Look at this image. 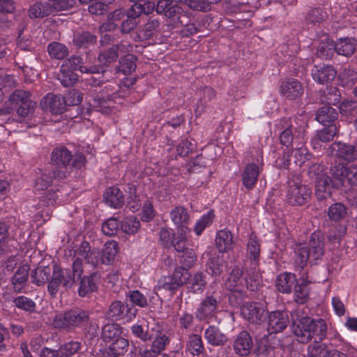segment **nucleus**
<instances>
[{
  "label": "nucleus",
  "mask_w": 357,
  "mask_h": 357,
  "mask_svg": "<svg viewBox=\"0 0 357 357\" xmlns=\"http://www.w3.org/2000/svg\"><path fill=\"white\" fill-rule=\"evenodd\" d=\"M292 331L298 342L307 343L312 338L315 341L308 346L309 357H328V351L321 341L326 336L327 326L323 319H313L303 316L301 310L296 309L291 313Z\"/></svg>",
  "instance_id": "1"
},
{
  "label": "nucleus",
  "mask_w": 357,
  "mask_h": 357,
  "mask_svg": "<svg viewBox=\"0 0 357 357\" xmlns=\"http://www.w3.org/2000/svg\"><path fill=\"white\" fill-rule=\"evenodd\" d=\"M89 320L88 311L75 308L56 314L53 320V325L56 328L73 331L87 325Z\"/></svg>",
  "instance_id": "2"
},
{
  "label": "nucleus",
  "mask_w": 357,
  "mask_h": 357,
  "mask_svg": "<svg viewBox=\"0 0 357 357\" xmlns=\"http://www.w3.org/2000/svg\"><path fill=\"white\" fill-rule=\"evenodd\" d=\"M296 263L301 267H303L307 262L316 263L320 260L324 253V240L319 234L314 232L312 234L308 246H300L296 252Z\"/></svg>",
  "instance_id": "3"
},
{
  "label": "nucleus",
  "mask_w": 357,
  "mask_h": 357,
  "mask_svg": "<svg viewBox=\"0 0 357 357\" xmlns=\"http://www.w3.org/2000/svg\"><path fill=\"white\" fill-rule=\"evenodd\" d=\"M75 277L73 271L61 268L55 265L47 284V291L51 297H56L61 287L66 290L70 289L75 283Z\"/></svg>",
  "instance_id": "4"
},
{
  "label": "nucleus",
  "mask_w": 357,
  "mask_h": 357,
  "mask_svg": "<svg viewBox=\"0 0 357 357\" xmlns=\"http://www.w3.org/2000/svg\"><path fill=\"white\" fill-rule=\"evenodd\" d=\"M77 258L73 262V269L75 276L77 278H81L82 275V258H84L87 263L92 265H97L101 262V252L98 249H91L90 245L86 241L81 243L79 248L75 251Z\"/></svg>",
  "instance_id": "5"
},
{
  "label": "nucleus",
  "mask_w": 357,
  "mask_h": 357,
  "mask_svg": "<svg viewBox=\"0 0 357 357\" xmlns=\"http://www.w3.org/2000/svg\"><path fill=\"white\" fill-rule=\"evenodd\" d=\"M51 162L58 167L81 168L85 165L86 158L82 153L72 155L65 146L54 148L51 153Z\"/></svg>",
  "instance_id": "6"
},
{
  "label": "nucleus",
  "mask_w": 357,
  "mask_h": 357,
  "mask_svg": "<svg viewBox=\"0 0 357 357\" xmlns=\"http://www.w3.org/2000/svg\"><path fill=\"white\" fill-rule=\"evenodd\" d=\"M333 185L336 188L357 185V166L339 164L331 169Z\"/></svg>",
  "instance_id": "7"
},
{
  "label": "nucleus",
  "mask_w": 357,
  "mask_h": 357,
  "mask_svg": "<svg viewBox=\"0 0 357 357\" xmlns=\"http://www.w3.org/2000/svg\"><path fill=\"white\" fill-rule=\"evenodd\" d=\"M311 195L312 190L307 185L294 180L288 181L286 197L290 205H304L310 199Z\"/></svg>",
  "instance_id": "8"
},
{
  "label": "nucleus",
  "mask_w": 357,
  "mask_h": 357,
  "mask_svg": "<svg viewBox=\"0 0 357 357\" xmlns=\"http://www.w3.org/2000/svg\"><path fill=\"white\" fill-rule=\"evenodd\" d=\"M137 312L133 305L116 301L110 304L106 317L112 321H122L126 323L131 321L136 317Z\"/></svg>",
  "instance_id": "9"
},
{
  "label": "nucleus",
  "mask_w": 357,
  "mask_h": 357,
  "mask_svg": "<svg viewBox=\"0 0 357 357\" xmlns=\"http://www.w3.org/2000/svg\"><path fill=\"white\" fill-rule=\"evenodd\" d=\"M30 96L27 91L16 90L9 98L12 105L17 107V113L22 118L28 116L36 106V102L31 100Z\"/></svg>",
  "instance_id": "10"
},
{
  "label": "nucleus",
  "mask_w": 357,
  "mask_h": 357,
  "mask_svg": "<svg viewBox=\"0 0 357 357\" xmlns=\"http://www.w3.org/2000/svg\"><path fill=\"white\" fill-rule=\"evenodd\" d=\"M263 155L261 151L257 153L256 162L248 164L242 174L243 184L247 189H252L257 181L259 175L263 168Z\"/></svg>",
  "instance_id": "11"
},
{
  "label": "nucleus",
  "mask_w": 357,
  "mask_h": 357,
  "mask_svg": "<svg viewBox=\"0 0 357 357\" xmlns=\"http://www.w3.org/2000/svg\"><path fill=\"white\" fill-rule=\"evenodd\" d=\"M328 153L348 162L357 160V153L354 151V146L340 142L333 143L328 148Z\"/></svg>",
  "instance_id": "12"
},
{
  "label": "nucleus",
  "mask_w": 357,
  "mask_h": 357,
  "mask_svg": "<svg viewBox=\"0 0 357 357\" xmlns=\"http://www.w3.org/2000/svg\"><path fill=\"white\" fill-rule=\"evenodd\" d=\"M289 324V316L285 311H273L268 317V331L277 333L284 330Z\"/></svg>",
  "instance_id": "13"
},
{
  "label": "nucleus",
  "mask_w": 357,
  "mask_h": 357,
  "mask_svg": "<svg viewBox=\"0 0 357 357\" xmlns=\"http://www.w3.org/2000/svg\"><path fill=\"white\" fill-rule=\"evenodd\" d=\"M241 314L248 321L259 324L266 317V311L263 305L258 303H248L241 308Z\"/></svg>",
  "instance_id": "14"
},
{
  "label": "nucleus",
  "mask_w": 357,
  "mask_h": 357,
  "mask_svg": "<svg viewBox=\"0 0 357 357\" xmlns=\"http://www.w3.org/2000/svg\"><path fill=\"white\" fill-rule=\"evenodd\" d=\"M170 218L176 227L178 232L183 234L190 231L188 226L190 222V215L185 207L180 206L174 207L170 212Z\"/></svg>",
  "instance_id": "15"
},
{
  "label": "nucleus",
  "mask_w": 357,
  "mask_h": 357,
  "mask_svg": "<svg viewBox=\"0 0 357 357\" xmlns=\"http://www.w3.org/2000/svg\"><path fill=\"white\" fill-rule=\"evenodd\" d=\"M218 300L213 296H207L200 303L196 311L199 320H206L215 316L218 310Z\"/></svg>",
  "instance_id": "16"
},
{
  "label": "nucleus",
  "mask_w": 357,
  "mask_h": 357,
  "mask_svg": "<svg viewBox=\"0 0 357 357\" xmlns=\"http://www.w3.org/2000/svg\"><path fill=\"white\" fill-rule=\"evenodd\" d=\"M280 92L282 96L290 100L298 98L303 93V88L301 83L294 78L284 80L280 86Z\"/></svg>",
  "instance_id": "17"
},
{
  "label": "nucleus",
  "mask_w": 357,
  "mask_h": 357,
  "mask_svg": "<svg viewBox=\"0 0 357 357\" xmlns=\"http://www.w3.org/2000/svg\"><path fill=\"white\" fill-rule=\"evenodd\" d=\"M253 342L250 334L245 331L240 332L233 342V349L241 356L248 355L252 348Z\"/></svg>",
  "instance_id": "18"
},
{
  "label": "nucleus",
  "mask_w": 357,
  "mask_h": 357,
  "mask_svg": "<svg viewBox=\"0 0 357 357\" xmlns=\"http://www.w3.org/2000/svg\"><path fill=\"white\" fill-rule=\"evenodd\" d=\"M215 242L220 253L232 251L235 245L233 234L227 229L219 230L216 233Z\"/></svg>",
  "instance_id": "19"
},
{
  "label": "nucleus",
  "mask_w": 357,
  "mask_h": 357,
  "mask_svg": "<svg viewBox=\"0 0 357 357\" xmlns=\"http://www.w3.org/2000/svg\"><path fill=\"white\" fill-rule=\"evenodd\" d=\"M242 275L243 271L240 268H234L225 282V288L231 292L241 294L244 289Z\"/></svg>",
  "instance_id": "20"
},
{
  "label": "nucleus",
  "mask_w": 357,
  "mask_h": 357,
  "mask_svg": "<svg viewBox=\"0 0 357 357\" xmlns=\"http://www.w3.org/2000/svg\"><path fill=\"white\" fill-rule=\"evenodd\" d=\"M333 180L328 176L322 174L317 178L315 185V195L319 199H325L331 195V190L335 188Z\"/></svg>",
  "instance_id": "21"
},
{
  "label": "nucleus",
  "mask_w": 357,
  "mask_h": 357,
  "mask_svg": "<svg viewBox=\"0 0 357 357\" xmlns=\"http://www.w3.org/2000/svg\"><path fill=\"white\" fill-rule=\"evenodd\" d=\"M336 74V70L331 66H315L312 70L313 79L322 84L333 81Z\"/></svg>",
  "instance_id": "22"
},
{
  "label": "nucleus",
  "mask_w": 357,
  "mask_h": 357,
  "mask_svg": "<svg viewBox=\"0 0 357 357\" xmlns=\"http://www.w3.org/2000/svg\"><path fill=\"white\" fill-rule=\"evenodd\" d=\"M70 71L79 70L82 73H95L98 74L100 72V69L97 66H91L87 68L82 65V59L77 56H72L65 61V63L61 66Z\"/></svg>",
  "instance_id": "23"
},
{
  "label": "nucleus",
  "mask_w": 357,
  "mask_h": 357,
  "mask_svg": "<svg viewBox=\"0 0 357 357\" xmlns=\"http://www.w3.org/2000/svg\"><path fill=\"white\" fill-rule=\"evenodd\" d=\"M43 104L52 114H59L64 112L66 101L61 95L48 93L43 98Z\"/></svg>",
  "instance_id": "24"
},
{
  "label": "nucleus",
  "mask_w": 357,
  "mask_h": 357,
  "mask_svg": "<svg viewBox=\"0 0 357 357\" xmlns=\"http://www.w3.org/2000/svg\"><path fill=\"white\" fill-rule=\"evenodd\" d=\"M114 89L111 85L106 86L104 89L102 90L100 95H98L96 98H93V102L91 105L95 107H105V103L110 100H114L117 97H121L125 96V93L121 94L119 91L113 92Z\"/></svg>",
  "instance_id": "25"
},
{
  "label": "nucleus",
  "mask_w": 357,
  "mask_h": 357,
  "mask_svg": "<svg viewBox=\"0 0 357 357\" xmlns=\"http://www.w3.org/2000/svg\"><path fill=\"white\" fill-rule=\"evenodd\" d=\"M204 337L207 342L213 346H222L227 341V336L214 326H210L204 331Z\"/></svg>",
  "instance_id": "26"
},
{
  "label": "nucleus",
  "mask_w": 357,
  "mask_h": 357,
  "mask_svg": "<svg viewBox=\"0 0 357 357\" xmlns=\"http://www.w3.org/2000/svg\"><path fill=\"white\" fill-rule=\"evenodd\" d=\"M104 201L105 203L113 208H119L123 204V195L117 188H108L104 194Z\"/></svg>",
  "instance_id": "27"
},
{
  "label": "nucleus",
  "mask_w": 357,
  "mask_h": 357,
  "mask_svg": "<svg viewBox=\"0 0 357 357\" xmlns=\"http://www.w3.org/2000/svg\"><path fill=\"white\" fill-rule=\"evenodd\" d=\"M206 277L202 273H197L192 277H188L186 285L189 292L193 294L202 293L206 286Z\"/></svg>",
  "instance_id": "28"
},
{
  "label": "nucleus",
  "mask_w": 357,
  "mask_h": 357,
  "mask_svg": "<svg viewBox=\"0 0 357 357\" xmlns=\"http://www.w3.org/2000/svg\"><path fill=\"white\" fill-rule=\"evenodd\" d=\"M337 118L336 110L328 105L322 106L317 112L316 119L324 126L333 124Z\"/></svg>",
  "instance_id": "29"
},
{
  "label": "nucleus",
  "mask_w": 357,
  "mask_h": 357,
  "mask_svg": "<svg viewBox=\"0 0 357 357\" xmlns=\"http://www.w3.org/2000/svg\"><path fill=\"white\" fill-rule=\"evenodd\" d=\"M356 41L354 38H340L335 43L336 52L345 56H349L356 50Z\"/></svg>",
  "instance_id": "30"
},
{
  "label": "nucleus",
  "mask_w": 357,
  "mask_h": 357,
  "mask_svg": "<svg viewBox=\"0 0 357 357\" xmlns=\"http://www.w3.org/2000/svg\"><path fill=\"white\" fill-rule=\"evenodd\" d=\"M335 50V44L327 36H324L317 48V55L322 58L329 59L333 57Z\"/></svg>",
  "instance_id": "31"
},
{
  "label": "nucleus",
  "mask_w": 357,
  "mask_h": 357,
  "mask_svg": "<svg viewBox=\"0 0 357 357\" xmlns=\"http://www.w3.org/2000/svg\"><path fill=\"white\" fill-rule=\"evenodd\" d=\"M296 280V278L294 274L290 273H282L277 278V288L282 293H290Z\"/></svg>",
  "instance_id": "32"
},
{
  "label": "nucleus",
  "mask_w": 357,
  "mask_h": 357,
  "mask_svg": "<svg viewBox=\"0 0 357 357\" xmlns=\"http://www.w3.org/2000/svg\"><path fill=\"white\" fill-rule=\"evenodd\" d=\"M128 347L127 340L120 337L114 341L106 350V357H118L126 352Z\"/></svg>",
  "instance_id": "33"
},
{
  "label": "nucleus",
  "mask_w": 357,
  "mask_h": 357,
  "mask_svg": "<svg viewBox=\"0 0 357 357\" xmlns=\"http://www.w3.org/2000/svg\"><path fill=\"white\" fill-rule=\"evenodd\" d=\"M347 214V207L340 202L331 204L328 208V216L331 221L338 222L343 220Z\"/></svg>",
  "instance_id": "34"
},
{
  "label": "nucleus",
  "mask_w": 357,
  "mask_h": 357,
  "mask_svg": "<svg viewBox=\"0 0 357 357\" xmlns=\"http://www.w3.org/2000/svg\"><path fill=\"white\" fill-rule=\"evenodd\" d=\"M172 3L171 0H159L156 6V11L158 13H165V16L171 17L174 16L176 13H180L182 11L181 7L178 6L170 5Z\"/></svg>",
  "instance_id": "35"
},
{
  "label": "nucleus",
  "mask_w": 357,
  "mask_h": 357,
  "mask_svg": "<svg viewBox=\"0 0 357 357\" xmlns=\"http://www.w3.org/2000/svg\"><path fill=\"white\" fill-rule=\"evenodd\" d=\"M247 253L249 259L254 262L253 268L255 269V262L258 261L260 253V245L255 235L251 234L247 245Z\"/></svg>",
  "instance_id": "36"
},
{
  "label": "nucleus",
  "mask_w": 357,
  "mask_h": 357,
  "mask_svg": "<svg viewBox=\"0 0 357 357\" xmlns=\"http://www.w3.org/2000/svg\"><path fill=\"white\" fill-rule=\"evenodd\" d=\"M117 252L118 245L115 241L106 242L101 252V263L109 264L114 259Z\"/></svg>",
  "instance_id": "37"
},
{
  "label": "nucleus",
  "mask_w": 357,
  "mask_h": 357,
  "mask_svg": "<svg viewBox=\"0 0 357 357\" xmlns=\"http://www.w3.org/2000/svg\"><path fill=\"white\" fill-rule=\"evenodd\" d=\"M47 52L52 59H63L68 54L66 45L57 42H52L47 45Z\"/></svg>",
  "instance_id": "38"
},
{
  "label": "nucleus",
  "mask_w": 357,
  "mask_h": 357,
  "mask_svg": "<svg viewBox=\"0 0 357 357\" xmlns=\"http://www.w3.org/2000/svg\"><path fill=\"white\" fill-rule=\"evenodd\" d=\"M337 128L336 125L330 124L327 125L326 127L319 130L317 132L316 137L312 140V144H314L316 141H321L322 142H328L333 139L335 134L337 133Z\"/></svg>",
  "instance_id": "39"
},
{
  "label": "nucleus",
  "mask_w": 357,
  "mask_h": 357,
  "mask_svg": "<svg viewBox=\"0 0 357 357\" xmlns=\"http://www.w3.org/2000/svg\"><path fill=\"white\" fill-rule=\"evenodd\" d=\"M140 227L139 220L135 216H128L123 219L121 225V230L129 235L136 234Z\"/></svg>",
  "instance_id": "40"
},
{
  "label": "nucleus",
  "mask_w": 357,
  "mask_h": 357,
  "mask_svg": "<svg viewBox=\"0 0 357 357\" xmlns=\"http://www.w3.org/2000/svg\"><path fill=\"white\" fill-rule=\"evenodd\" d=\"M52 13V8L50 4L36 3L31 6L29 10V14L31 18L44 17Z\"/></svg>",
  "instance_id": "41"
},
{
  "label": "nucleus",
  "mask_w": 357,
  "mask_h": 357,
  "mask_svg": "<svg viewBox=\"0 0 357 357\" xmlns=\"http://www.w3.org/2000/svg\"><path fill=\"white\" fill-rule=\"evenodd\" d=\"M96 41V38L91 33L85 31L75 36L73 43L75 45L81 48H87L93 45Z\"/></svg>",
  "instance_id": "42"
},
{
  "label": "nucleus",
  "mask_w": 357,
  "mask_h": 357,
  "mask_svg": "<svg viewBox=\"0 0 357 357\" xmlns=\"http://www.w3.org/2000/svg\"><path fill=\"white\" fill-rule=\"evenodd\" d=\"M187 349L193 356L202 354L204 348L201 336L197 334L191 335L187 344Z\"/></svg>",
  "instance_id": "43"
},
{
  "label": "nucleus",
  "mask_w": 357,
  "mask_h": 357,
  "mask_svg": "<svg viewBox=\"0 0 357 357\" xmlns=\"http://www.w3.org/2000/svg\"><path fill=\"white\" fill-rule=\"evenodd\" d=\"M96 289V284L93 276H84L81 278L78 288V294L80 296H86L90 292L94 291Z\"/></svg>",
  "instance_id": "44"
},
{
  "label": "nucleus",
  "mask_w": 357,
  "mask_h": 357,
  "mask_svg": "<svg viewBox=\"0 0 357 357\" xmlns=\"http://www.w3.org/2000/svg\"><path fill=\"white\" fill-rule=\"evenodd\" d=\"M309 296L307 282L303 280L300 284L294 286V299L296 303H305Z\"/></svg>",
  "instance_id": "45"
},
{
  "label": "nucleus",
  "mask_w": 357,
  "mask_h": 357,
  "mask_svg": "<svg viewBox=\"0 0 357 357\" xmlns=\"http://www.w3.org/2000/svg\"><path fill=\"white\" fill-rule=\"evenodd\" d=\"M50 274L51 269L50 267H38L33 272L31 275L32 281L33 283L39 286L49 280Z\"/></svg>",
  "instance_id": "46"
},
{
  "label": "nucleus",
  "mask_w": 357,
  "mask_h": 357,
  "mask_svg": "<svg viewBox=\"0 0 357 357\" xmlns=\"http://www.w3.org/2000/svg\"><path fill=\"white\" fill-rule=\"evenodd\" d=\"M121 334V328L116 324H107L102 327V337L105 341L117 338Z\"/></svg>",
  "instance_id": "47"
},
{
  "label": "nucleus",
  "mask_w": 357,
  "mask_h": 357,
  "mask_svg": "<svg viewBox=\"0 0 357 357\" xmlns=\"http://www.w3.org/2000/svg\"><path fill=\"white\" fill-rule=\"evenodd\" d=\"M213 218L214 213L212 211H209L204 214L195 224L194 230L196 234L198 236L201 235L203 231L212 224Z\"/></svg>",
  "instance_id": "48"
},
{
  "label": "nucleus",
  "mask_w": 357,
  "mask_h": 357,
  "mask_svg": "<svg viewBox=\"0 0 357 357\" xmlns=\"http://www.w3.org/2000/svg\"><path fill=\"white\" fill-rule=\"evenodd\" d=\"M122 48V45H114L107 51L101 52L98 56L99 61L105 65L115 61L118 58V52L121 51Z\"/></svg>",
  "instance_id": "49"
},
{
  "label": "nucleus",
  "mask_w": 357,
  "mask_h": 357,
  "mask_svg": "<svg viewBox=\"0 0 357 357\" xmlns=\"http://www.w3.org/2000/svg\"><path fill=\"white\" fill-rule=\"evenodd\" d=\"M136 58L132 54H128L122 58L119 62V70L127 75L133 72L136 68Z\"/></svg>",
  "instance_id": "50"
},
{
  "label": "nucleus",
  "mask_w": 357,
  "mask_h": 357,
  "mask_svg": "<svg viewBox=\"0 0 357 357\" xmlns=\"http://www.w3.org/2000/svg\"><path fill=\"white\" fill-rule=\"evenodd\" d=\"M27 278V266H22L17 269L12 279V282L15 291H18L21 289V286L26 282Z\"/></svg>",
  "instance_id": "51"
},
{
  "label": "nucleus",
  "mask_w": 357,
  "mask_h": 357,
  "mask_svg": "<svg viewBox=\"0 0 357 357\" xmlns=\"http://www.w3.org/2000/svg\"><path fill=\"white\" fill-rule=\"evenodd\" d=\"M210 274L214 278L219 277L224 271V261L218 257H212L208 264Z\"/></svg>",
  "instance_id": "52"
},
{
  "label": "nucleus",
  "mask_w": 357,
  "mask_h": 357,
  "mask_svg": "<svg viewBox=\"0 0 357 357\" xmlns=\"http://www.w3.org/2000/svg\"><path fill=\"white\" fill-rule=\"evenodd\" d=\"M61 71V74L59 75V79L63 86H70L78 80V76L76 73L62 67Z\"/></svg>",
  "instance_id": "53"
},
{
  "label": "nucleus",
  "mask_w": 357,
  "mask_h": 357,
  "mask_svg": "<svg viewBox=\"0 0 357 357\" xmlns=\"http://www.w3.org/2000/svg\"><path fill=\"white\" fill-rule=\"evenodd\" d=\"M159 27V22L155 19H150L140 31V36L144 39H149L153 36Z\"/></svg>",
  "instance_id": "54"
},
{
  "label": "nucleus",
  "mask_w": 357,
  "mask_h": 357,
  "mask_svg": "<svg viewBox=\"0 0 357 357\" xmlns=\"http://www.w3.org/2000/svg\"><path fill=\"white\" fill-rule=\"evenodd\" d=\"M13 303L15 307L25 311L33 312L36 307V303L24 296H17L13 300Z\"/></svg>",
  "instance_id": "55"
},
{
  "label": "nucleus",
  "mask_w": 357,
  "mask_h": 357,
  "mask_svg": "<svg viewBox=\"0 0 357 357\" xmlns=\"http://www.w3.org/2000/svg\"><path fill=\"white\" fill-rule=\"evenodd\" d=\"M326 17V13L321 8H314L311 10L307 17V22L309 24H312L316 25L317 24H320L322 22Z\"/></svg>",
  "instance_id": "56"
},
{
  "label": "nucleus",
  "mask_w": 357,
  "mask_h": 357,
  "mask_svg": "<svg viewBox=\"0 0 357 357\" xmlns=\"http://www.w3.org/2000/svg\"><path fill=\"white\" fill-rule=\"evenodd\" d=\"M304 139L302 137L299 146H296L294 153L295 162L299 166L302 165L306 160H309L310 155L307 149L303 146Z\"/></svg>",
  "instance_id": "57"
},
{
  "label": "nucleus",
  "mask_w": 357,
  "mask_h": 357,
  "mask_svg": "<svg viewBox=\"0 0 357 357\" xmlns=\"http://www.w3.org/2000/svg\"><path fill=\"white\" fill-rule=\"evenodd\" d=\"M79 349L80 343L79 342H69L60 347L59 350L60 357H69L78 351Z\"/></svg>",
  "instance_id": "58"
},
{
  "label": "nucleus",
  "mask_w": 357,
  "mask_h": 357,
  "mask_svg": "<svg viewBox=\"0 0 357 357\" xmlns=\"http://www.w3.org/2000/svg\"><path fill=\"white\" fill-rule=\"evenodd\" d=\"M153 339L151 349L159 355L165 350L166 345L169 344V338L167 335L160 334Z\"/></svg>",
  "instance_id": "59"
},
{
  "label": "nucleus",
  "mask_w": 357,
  "mask_h": 357,
  "mask_svg": "<svg viewBox=\"0 0 357 357\" xmlns=\"http://www.w3.org/2000/svg\"><path fill=\"white\" fill-rule=\"evenodd\" d=\"M161 289L174 291L178 289V287L176 284L172 276L168 275L161 278L158 280L157 286L155 287V290H160Z\"/></svg>",
  "instance_id": "60"
},
{
  "label": "nucleus",
  "mask_w": 357,
  "mask_h": 357,
  "mask_svg": "<svg viewBox=\"0 0 357 357\" xmlns=\"http://www.w3.org/2000/svg\"><path fill=\"white\" fill-rule=\"evenodd\" d=\"M343 84L351 86H353L357 79V73L349 68H344L339 75Z\"/></svg>",
  "instance_id": "61"
},
{
  "label": "nucleus",
  "mask_w": 357,
  "mask_h": 357,
  "mask_svg": "<svg viewBox=\"0 0 357 357\" xmlns=\"http://www.w3.org/2000/svg\"><path fill=\"white\" fill-rule=\"evenodd\" d=\"M130 301L134 304L141 307L147 305V299L146 296L139 290L130 291L127 295Z\"/></svg>",
  "instance_id": "62"
},
{
  "label": "nucleus",
  "mask_w": 357,
  "mask_h": 357,
  "mask_svg": "<svg viewBox=\"0 0 357 357\" xmlns=\"http://www.w3.org/2000/svg\"><path fill=\"white\" fill-rule=\"evenodd\" d=\"M178 287H181L183 284L187 283L189 273L188 272L181 268H176L173 274L171 275Z\"/></svg>",
  "instance_id": "63"
},
{
  "label": "nucleus",
  "mask_w": 357,
  "mask_h": 357,
  "mask_svg": "<svg viewBox=\"0 0 357 357\" xmlns=\"http://www.w3.org/2000/svg\"><path fill=\"white\" fill-rule=\"evenodd\" d=\"M119 227V222L116 218H109L102 225V231L107 236L115 234Z\"/></svg>",
  "instance_id": "64"
}]
</instances>
